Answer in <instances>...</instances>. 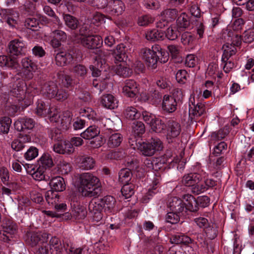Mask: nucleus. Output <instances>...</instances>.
<instances>
[{
	"label": "nucleus",
	"instance_id": "58",
	"mask_svg": "<svg viewBox=\"0 0 254 254\" xmlns=\"http://www.w3.org/2000/svg\"><path fill=\"white\" fill-rule=\"evenodd\" d=\"M207 237L211 239H214L217 235V230L216 227L208 226L204 229Z\"/></svg>",
	"mask_w": 254,
	"mask_h": 254
},
{
	"label": "nucleus",
	"instance_id": "28",
	"mask_svg": "<svg viewBox=\"0 0 254 254\" xmlns=\"http://www.w3.org/2000/svg\"><path fill=\"white\" fill-rule=\"evenodd\" d=\"M147 40L151 41H162L165 38L164 32L158 29H154L146 32L145 35Z\"/></svg>",
	"mask_w": 254,
	"mask_h": 254
},
{
	"label": "nucleus",
	"instance_id": "29",
	"mask_svg": "<svg viewBox=\"0 0 254 254\" xmlns=\"http://www.w3.org/2000/svg\"><path fill=\"white\" fill-rule=\"evenodd\" d=\"M205 113V108L204 104L201 103L197 104L196 106L190 107L189 109V117L192 120L195 117H198Z\"/></svg>",
	"mask_w": 254,
	"mask_h": 254
},
{
	"label": "nucleus",
	"instance_id": "46",
	"mask_svg": "<svg viewBox=\"0 0 254 254\" xmlns=\"http://www.w3.org/2000/svg\"><path fill=\"white\" fill-rule=\"evenodd\" d=\"M87 68L82 64H77L75 65L72 69V72L74 75L77 78L83 79L86 75Z\"/></svg>",
	"mask_w": 254,
	"mask_h": 254
},
{
	"label": "nucleus",
	"instance_id": "50",
	"mask_svg": "<svg viewBox=\"0 0 254 254\" xmlns=\"http://www.w3.org/2000/svg\"><path fill=\"white\" fill-rule=\"evenodd\" d=\"M154 19L151 15L148 14L139 16L137 19V24L140 26H146L152 23Z\"/></svg>",
	"mask_w": 254,
	"mask_h": 254
},
{
	"label": "nucleus",
	"instance_id": "16",
	"mask_svg": "<svg viewBox=\"0 0 254 254\" xmlns=\"http://www.w3.org/2000/svg\"><path fill=\"white\" fill-rule=\"evenodd\" d=\"M88 208L90 211L94 214L93 218L95 221H98L102 219L101 211L103 208L99 199L91 201L89 204Z\"/></svg>",
	"mask_w": 254,
	"mask_h": 254
},
{
	"label": "nucleus",
	"instance_id": "40",
	"mask_svg": "<svg viewBox=\"0 0 254 254\" xmlns=\"http://www.w3.org/2000/svg\"><path fill=\"white\" fill-rule=\"evenodd\" d=\"M69 96L68 90L66 88L57 86L54 98L58 101H64Z\"/></svg>",
	"mask_w": 254,
	"mask_h": 254
},
{
	"label": "nucleus",
	"instance_id": "25",
	"mask_svg": "<svg viewBox=\"0 0 254 254\" xmlns=\"http://www.w3.org/2000/svg\"><path fill=\"white\" fill-rule=\"evenodd\" d=\"M50 107L47 102L38 100L37 102L36 114L40 116H46L51 114Z\"/></svg>",
	"mask_w": 254,
	"mask_h": 254
},
{
	"label": "nucleus",
	"instance_id": "53",
	"mask_svg": "<svg viewBox=\"0 0 254 254\" xmlns=\"http://www.w3.org/2000/svg\"><path fill=\"white\" fill-rule=\"evenodd\" d=\"M40 161L43 167L50 168L54 165L51 156L48 154H44L40 158Z\"/></svg>",
	"mask_w": 254,
	"mask_h": 254
},
{
	"label": "nucleus",
	"instance_id": "2",
	"mask_svg": "<svg viewBox=\"0 0 254 254\" xmlns=\"http://www.w3.org/2000/svg\"><path fill=\"white\" fill-rule=\"evenodd\" d=\"M140 53L146 64L153 69L157 67V62L159 60V55L164 56L166 54V52L158 45L153 46L151 49L142 48Z\"/></svg>",
	"mask_w": 254,
	"mask_h": 254
},
{
	"label": "nucleus",
	"instance_id": "45",
	"mask_svg": "<svg viewBox=\"0 0 254 254\" xmlns=\"http://www.w3.org/2000/svg\"><path fill=\"white\" fill-rule=\"evenodd\" d=\"M180 31L174 26H169L166 31L164 32L165 37H166L170 40H175L178 37Z\"/></svg>",
	"mask_w": 254,
	"mask_h": 254
},
{
	"label": "nucleus",
	"instance_id": "18",
	"mask_svg": "<svg viewBox=\"0 0 254 254\" xmlns=\"http://www.w3.org/2000/svg\"><path fill=\"white\" fill-rule=\"evenodd\" d=\"M78 167L82 170H90L95 165V161L92 157L83 155L78 158Z\"/></svg>",
	"mask_w": 254,
	"mask_h": 254
},
{
	"label": "nucleus",
	"instance_id": "23",
	"mask_svg": "<svg viewBox=\"0 0 254 254\" xmlns=\"http://www.w3.org/2000/svg\"><path fill=\"white\" fill-rule=\"evenodd\" d=\"M52 190L55 191H63L65 189V184L64 178L61 176L53 178L50 182Z\"/></svg>",
	"mask_w": 254,
	"mask_h": 254
},
{
	"label": "nucleus",
	"instance_id": "59",
	"mask_svg": "<svg viewBox=\"0 0 254 254\" xmlns=\"http://www.w3.org/2000/svg\"><path fill=\"white\" fill-rule=\"evenodd\" d=\"M31 176L34 180L39 181L46 179L44 171L43 169L40 167L35 170Z\"/></svg>",
	"mask_w": 254,
	"mask_h": 254
},
{
	"label": "nucleus",
	"instance_id": "4",
	"mask_svg": "<svg viewBox=\"0 0 254 254\" xmlns=\"http://www.w3.org/2000/svg\"><path fill=\"white\" fill-rule=\"evenodd\" d=\"M75 40L77 43L89 49H94L100 47L103 43L102 38L99 35H88L86 36L77 37Z\"/></svg>",
	"mask_w": 254,
	"mask_h": 254
},
{
	"label": "nucleus",
	"instance_id": "52",
	"mask_svg": "<svg viewBox=\"0 0 254 254\" xmlns=\"http://www.w3.org/2000/svg\"><path fill=\"white\" fill-rule=\"evenodd\" d=\"M38 155V149L33 146L30 147L24 154V158L27 160H32Z\"/></svg>",
	"mask_w": 254,
	"mask_h": 254
},
{
	"label": "nucleus",
	"instance_id": "20",
	"mask_svg": "<svg viewBox=\"0 0 254 254\" xmlns=\"http://www.w3.org/2000/svg\"><path fill=\"white\" fill-rule=\"evenodd\" d=\"M55 59L57 65L63 66L70 63L72 61L73 57L69 53L61 52L56 54Z\"/></svg>",
	"mask_w": 254,
	"mask_h": 254
},
{
	"label": "nucleus",
	"instance_id": "22",
	"mask_svg": "<svg viewBox=\"0 0 254 254\" xmlns=\"http://www.w3.org/2000/svg\"><path fill=\"white\" fill-rule=\"evenodd\" d=\"M201 176L197 173H189L185 175L181 180L183 185L190 188L194 185L195 183L198 182Z\"/></svg>",
	"mask_w": 254,
	"mask_h": 254
},
{
	"label": "nucleus",
	"instance_id": "43",
	"mask_svg": "<svg viewBox=\"0 0 254 254\" xmlns=\"http://www.w3.org/2000/svg\"><path fill=\"white\" fill-rule=\"evenodd\" d=\"M45 196L47 202L50 205H54L57 202H59V195L56 191L54 192L52 190L46 191Z\"/></svg>",
	"mask_w": 254,
	"mask_h": 254
},
{
	"label": "nucleus",
	"instance_id": "14",
	"mask_svg": "<svg viewBox=\"0 0 254 254\" xmlns=\"http://www.w3.org/2000/svg\"><path fill=\"white\" fill-rule=\"evenodd\" d=\"M125 8V4L122 1L115 0L107 7L106 10L111 15L119 16L123 13Z\"/></svg>",
	"mask_w": 254,
	"mask_h": 254
},
{
	"label": "nucleus",
	"instance_id": "5",
	"mask_svg": "<svg viewBox=\"0 0 254 254\" xmlns=\"http://www.w3.org/2000/svg\"><path fill=\"white\" fill-rule=\"evenodd\" d=\"M182 96L181 90L177 89L173 93V96L165 95L162 103V108L163 110L168 113H171L175 112L177 109V101L175 98V94Z\"/></svg>",
	"mask_w": 254,
	"mask_h": 254
},
{
	"label": "nucleus",
	"instance_id": "13",
	"mask_svg": "<svg viewBox=\"0 0 254 254\" xmlns=\"http://www.w3.org/2000/svg\"><path fill=\"white\" fill-rule=\"evenodd\" d=\"M25 49V44L19 40H14L9 45V53L10 56L21 55L24 53Z\"/></svg>",
	"mask_w": 254,
	"mask_h": 254
},
{
	"label": "nucleus",
	"instance_id": "12",
	"mask_svg": "<svg viewBox=\"0 0 254 254\" xmlns=\"http://www.w3.org/2000/svg\"><path fill=\"white\" fill-rule=\"evenodd\" d=\"M123 91L124 94L128 97L133 98L138 93L137 84L133 79H127L125 81V86Z\"/></svg>",
	"mask_w": 254,
	"mask_h": 254
},
{
	"label": "nucleus",
	"instance_id": "38",
	"mask_svg": "<svg viewBox=\"0 0 254 254\" xmlns=\"http://www.w3.org/2000/svg\"><path fill=\"white\" fill-rule=\"evenodd\" d=\"M160 182V178L159 177H155L152 182L153 186L151 189H149L148 192L142 198V202L144 203H147L149 199V196H152L153 194H156L158 192V190H157V186L159 185Z\"/></svg>",
	"mask_w": 254,
	"mask_h": 254
},
{
	"label": "nucleus",
	"instance_id": "31",
	"mask_svg": "<svg viewBox=\"0 0 254 254\" xmlns=\"http://www.w3.org/2000/svg\"><path fill=\"white\" fill-rule=\"evenodd\" d=\"M122 63L117 65L115 68L116 73L120 76L127 77L130 76L132 73V69L127 66L126 63Z\"/></svg>",
	"mask_w": 254,
	"mask_h": 254
},
{
	"label": "nucleus",
	"instance_id": "6",
	"mask_svg": "<svg viewBox=\"0 0 254 254\" xmlns=\"http://www.w3.org/2000/svg\"><path fill=\"white\" fill-rule=\"evenodd\" d=\"M1 227L2 228V234L8 237L7 242H8L12 238V236L17 232V226L11 220L5 219L2 221Z\"/></svg>",
	"mask_w": 254,
	"mask_h": 254
},
{
	"label": "nucleus",
	"instance_id": "7",
	"mask_svg": "<svg viewBox=\"0 0 254 254\" xmlns=\"http://www.w3.org/2000/svg\"><path fill=\"white\" fill-rule=\"evenodd\" d=\"M50 120L52 122L57 123L62 129L66 130L69 128L70 125L72 118L70 113L69 112H66L64 113L62 117L57 114H54L51 117Z\"/></svg>",
	"mask_w": 254,
	"mask_h": 254
},
{
	"label": "nucleus",
	"instance_id": "17",
	"mask_svg": "<svg viewBox=\"0 0 254 254\" xmlns=\"http://www.w3.org/2000/svg\"><path fill=\"white\" fill-rule=\"evenodd\" d=\"M100 102L102 106L109 109H114L118 106V102L112 94H107L101 97Z\"/></svg>",
	"mask_w": 254,
	"mask_h": 254
},
{
	"label": "nucleus",
	"instance_id": "1",
	"mask_svg": "<svg viewBox=\"0 0 254 254\" xmlns=\"http://www.w3.org/2000/svg\"><path fill=\"white\" fill-rule=\"evenodd\" d=\"M79 181L83 187L81 191L83 196L96 197L101 194L99 180L92 174L85 173L81 174Z\"/></svg>",
	"mask_w": 254,
	"mask_h": 254
},
{
	"label": "nucleus",
	"instance_id": "62",
	"mask_svg": "<svg viewBox=\"0 0 254 254\" xmlns=\"http://www.w3.org/2000/svg\"><path fill=\"white\" fill-rule=\"evenodd\" d=\"M54 38L61 41H65L66 40V34L61 30H55L52 32Z\"/></svg>",
	"mask_w": 254,
	"mask_h": 254
},
{
	"label": "nucleus",
	"instance_id": "54",
	"mask_svg": "<svg viewBox=\"0 0 254 254\" xmlns=\"http://www.w3.org/2000/svg\"><path fill=\"white\" fill-rule=\"evenodd\" d=\"M194 40V36L189 32H185L182 35L181 41L184 45L191 44Z\"/></svg>",
	"mask_w": 254,
	"mask_h": 254
},
{
	"label": "nucleus",
	"instance_id": "37",
	"mask_svg": "<svg viewBox=\"0 0 254 254\" xmlns=\"http://www.w3.org/2000/svg\"><path fill=\"white\" fill-rule=\"evenodd\" d=\"M100 133V131L95 126H90L84 132L80 134L82 138L85 139H91L97 136Z\"/></svg>",
	"mask_w": 254,
	"mask_h": 254
},
{
	"label": "nucleus",
	"instance_id": "26",
	"mask_svg": "<svg viewBox=\"0 0 254 254\" xmlns=\"http://www.w3.org/2000/svg\"><path fill=\"white\" fill-rule=\"evenodd\" d=\"M65 25L71 30H76L79 25L78 19L75 16L69 14H63Z\"/></svg>",
	"mask_w": 254,
	"mask_h": 254
},
{
	"label": "nucleus",
	"instance_id": "36",
	"mask_svg": "<svg viewBox=\"0 0 254 254\" xmlns=\"http://www.w3.org/2000/svg\"><path fill=\"white\" fill-rule=\"evenodd\" d=\"M123 141L122 135L119 133H115L109 136L107 145L109 147L113 148L118 147Z\"/></svg>",
	"mask_w": 254,
	"mask_h": 254
},
{
	"label": "nucleus",
	"instance_id": "51",
	"mask_svg": "<svg viewBox=\"0 0 254 254\" xmlns=\"http://www.w3.org/2000/svg\"><path fill=\"white\" fill-rule=\"evenodd\" d=\"M184 215L173 211L169 212L166 215V221L173 224H176L180 221V217Z\"/></svg>",
	"mask_w": 254,
	"mask_h": 254
},
{
	"label": "nucleus",
	"instance_id": "10",
	"mask_svg": "<svg viewBox=\"0 0 254 254\" xmlns=\"http://www.w3.org/2000/svg\"><path fill=\"white\" fill-rule=\"evenodd\" d=\"M168 206L173 212L184 215L186 213V211H185V203L178 197L171 198L169 200Z\"/></svg>",
	"mask_w": 254,
	"mask_h": 254
},
{
	"label": "nucleus",
	"instance_id": "21",
	"mask_svg": "<svg viewBox=\"0 0 254 254\" xmlns=\"http://www.w3.org/2000/svg\"><path fill=\"white\" fill-rule=\"evenodd\" d=\"M128 48L124 44L118 45L114 54L115 60L120 62H125L127 58Z\"/></svg>",
	"mask_w": 254,
	"mask_h": 254
},
{
	"label": "nucleus",
	"instance_id": "32",
	"mask_svg": "<svg viewBox=\"0 0 254 254\" xmlns=\"http://www.w3.org/2000/svg\"><path fill=\"white\" fill-rule=\"evenodd\" d=\"M190 25L189 17L185 13H182L177 19V26L181 32L188 28Z\"/></svg>",
	"mask_w": 254,
	"mask_h": 254
},
{
	"label": "nucleus",
	"instance_id": "61",
	"mask_svg": "<svg viewBox=\"0 0 254 254\" xmlns=\"http://www.w3.org/2000/svg\"><path fill=\"white\" fill-rule=\"evenodd\" d=\"M196 199L198 206L206 207L209 204L210 198L206 195L199 196Z\"/></svg>",
	"mask_w": 254,
	"mask_h": 254
},
{
	"label": "nucleus",
	"instance_id": "24",
	"mask_svg": "<svg viewBox=\"0 0 254 254\" xmlns=\"http://www.w3.org/2000/svg\"><path fill=\"white\" fill-rule=\"evenodd\" d=\"M57 85L53 81L45 83L41 88V92L46 97L54 98L55 95Z\"/></svg>",
	"mask_w": 254,
	"mask_h": 254
},
{
	"label": "nucleus",
	"instance_id": "48",
	"mask_svg": "<svg viewBox=\"0 0 254 254\" xmlns=\"http://www.w3.org/2000/svg\"><path fill=\"white\" fill-rule=\"evenodd\" d=\"M133 132L137 136H140L144 133L145 130L144 124L140 121L134 122L132 125Z\"/></svg>",
	"mask_w": 254,
	"mask_h": 254
},
{
	"label": "nucleus",
	"instance_id": "64",
	"mask_svg": "<svg viewBox=\"0 0 254 254\" xmlns=\"http://www.w3.org/2000/svg\"><path fill=\"white\" fill-rule=\"evenodd\" d=\"M92 84L94 88V92L98 94H101V93L105 88V87L104 85V84L102 82H99L96 79L93 80Z\"/></svg>",
	"mask_w": 254,
	"mask_h": 254
},
{
	"label": "nucleus",
	"instance_id": "56",
	"mask_svg": "<svg viewBox=\"0 0 254 254\" xmlns=\"http://www.w3.org/2000/svg\"><path fill=\"white\" fill-rule=\"evenodd\" d=\"M243 40L245 43H250L254 41V29H249L245 31Z\"/></svg>",
	"mask_w": 254,
	"mask_h": 254
},
{
	"label": "nucleus",
	"instance_id": "44",
	"mask_svg": "<svg viewBox=\"0 0 254 254\" xmlns=\"http://www.w3.org/2000/svg\"><path fill=\"white\" fill-rule=\"evenodd\" d=\"M11 124V120L8 117L0 118V133H7Z\"/></svg>",
	"mask_w": 254,
	"mask_h": 254
},
{
	"label": "nucleus",
	"instance_id": "9",
	"mask_svg": "<svg viewBox=\"0 0 254 254\" xmlns=\"http://www.w3.org/2000/svg\"><path fill=\"white\" fill-rule=\"evenodd\" d=\"M167 138L171 139L177 137L181 132L180 124L172 120H169L167 122Z\"/></svg>",
	"mask_w": 254,
	"mask_h": 254
},
{
	"label": "nucleus",
	"instance_id": "49",
	"mask_svg": "<svg viewBox=\"0 0 254 254\" xmlns=\"http://www.w3.org/2000/svg\"><path fill=\"white\" fill-rule=\"evenodd\" d=\"M39 21L33 17L28 18L25 20V26L27 28L36 31L39 28Z\"/></svg>",
	"mask_w": 254,
	"mask_h": 254
},
{
	"label": "nucleus",
	"instance_id": "60",
	"mask_svg": "<svg viewBox=\"0 0 254 254\" xmlns=\"http://www.w3.org/2000/svg\"><path fill=\"white\" fill-rule=\"evenodd\" d=\"M24 9L28 14H33L36 11V5L33 2L27 1L24 5Z\"/></svg>",
	"mask_w": 254,
	"mask_h": 254
},
{
	"label": "nucleus",
	"instance_id": "3",
	"mask_svg": "<svg viewBox=\"0 0 254 254\" xmlns=\"http://www.w3.org/2000/svg\"><path fill=\"white\" fill-rule=\"evenodd\" d=\"M142 154L146 156L153 155L156 151L163 148L162 141L158 138H152L147 142H143L139 146Z\"/></svg>",
	"mask_w": 254,
	"mask_h": 254
},
{
	"label": "nucleus",
	"instance_id": "11",
	"mask_svg": "<svg viewBox=\"0 0 254 254\" xmlns=\"http://www.w3.org/2000/svg\"><path fill=\"white\" fill-rule=\"evenodd\" d=\"M48 245L51 254H63L64 244L59 238L56 236L52 237Z\"/></svg>",
	"mask_w": 254,
	"mask_h": 254
},
{
	"label": "nucleus",
	"instance_id": "35",
	"mask_svg": "<svg viewBox=\"0 0 254 254\" xmlns=\"http://www.w3.org/2000/svg\"><path fill=\"white\" fill-rule=\"evenodd\" d=\"M13 88L10 92L12 96L17 98H22L21 97L25 93V84L23 80H20L15 84L13 85Z\"/></svg>",
	"mask_w": 254,
	"mask_h": 254
},
{
	"label": "nucleus",
	"instance_id": "15",
	"mask_svg": "<svg viewBox=\"0 0 254 254\" xmlns=\"http://www.w3.org/2000/svg\"><path fill=\"white\" fill-rule=\"evenodd\" d=\"M47 234L42 235L38 232L30 231L26 234L25 239L27 244L31 247H34L42 241V238H47Z\"/></svg>",
	"mask_w": 254,
	"mask_h": 254
},
{
	"label": "nucleus",
	"instance_id": "47",
	"mask_svg": "<svg viewBox=\"0 0 254 254\" xmlns=\"http://www.w3.org/2000/svg\"><path fill=\"white\" fill-rule=\"evenodd\" d=\"M134 186L131 184H125L121 189V192L125 198L130 197L134 194Z\"/></svg>",
	"mask_w": 254,
	"mask_h": 254
},
{
	"label": "nucleus",
	"instance_id": "57",
	"mask_svg": "<svg viewBox=\"0 0 254 254\" xmlns=\"http://www.w3.org/2000/svg\"><path fill=\"white\" fill-rule=\"evenodd\" d=\"M21 64L25 69L36 70V64L28 58H23L21 61Z\"/></svg>",
	"mask_w": 254,
	"mask_h": 254
},
{
	"label": "nucleus",
	"instance_id": "39",
	"mask_svg": "<svg viewBox=\"0 0 254 254\" xmlns=\"http://www.w3.org/2000/svg\"><path fill=\"white\" fill-rule=\"evenodd\" d=\"M124 115L126 119L129 120H134L138 119L140 113L133 107H128L124 111Z\"/></svg>",
	"mask_w": 254,
	"mask_h": 254
},
{
	"label": "nucleus",
	"instance_id": "34",
	"mask_svg": "<svg viewBox=\"0 0 254 254\" xmlns=\"http://www.w3.org/2000/svg\"><path fill=\"white\" fill-rule=\"evenodd\" d=\"M223 50V54L222 57V61L226 62L233 55L236 53V48L232 44L227 43L224 44L222 47Z\"/></svg>",
	"mask_w": 254,
	"mask_h": 254
},
{
	"label": "nucleus",
	"instance_id": "63",
	"mask_svg": "<svg viewBox=\"0 0 254 254\" xmlns=\"http://www.w3.org/2000/svg\"><path fill=\"white\" fill-rule=\"evenodd\" d=\"M229 133L227 129H221L217 132H213L212 134V137H214L217 140H220L223 139Z\"/></svg>",
	"mask_w": 254,
	"mask_h": 254
},
{
	"label": "nucleus",
	"instance_id": "30",
	"mask_svg": "<svg viewBox=\"0 0 254 254\" xmlns=\"http://www.w3.org/2000/svg\"><path fill=\"white\" fill-rule=\"evenodd\" d=\"M151 129L156 133H164L167 128V123L159 118H154V121L151 123Z\"/></svg>",
	"mask_w": 254,
	"mask_h": 254
},
{
	"label": "nucleus",
	"instance_id": "42",
	"mask_svg": "<svg viewBox=\"0 0 254 254\" xmlns=\"http://www.w3.org/2000/svg\"><path fill=\"white\" fill-rule=\"evenodd\" d=\"M202 178L201 177L198 182H195L194 185L192 186L190 190L191 192L195 195L199 194L206 190V186L203 182L202 181Z\"/></svg>",
	"mask_w": 254,
	"mask_h": 254
},
{
	"label": "nucleus",
	"instance_id": "19",
	"mask_svg": "<svg viewBox=\"0 0 254 254\" xmlns=\"http://www.w3.org/2000/svg\"><path fill=\"white\" fill-rule=\"evenodd\" d=\"M183 198L186 202L185 207L186 209L191 212H196L199 209V206L197 202V199L190 194H184Z\"/></svg>",
	"mask_w": 254,
	"mask_h": 254
},
{
	"label": "nucleus",
	"instance_id": "55",
	"mask_svg": "<svg viewBox=\"0 0 254 254\" xmlns=\"http://www.w3.org/2000/svg\"><path fill=\"white\" fill-rule=\"evenodd\" d=\"M79 27L78 34L76 36L75 39L77 37L80 36H86L89 35L90 31V26L88 23H83L80 26L79 25Z\"/></svg>",
	"mask_w": 254,
	"mask_h": 254
},
{
	"label": "nucleus",
	"instance_id": "8",
	"mask_svg": "<svg viewBox=\"0 0 254 254\" xmlns=\"http://www.w3.org/2000/svg\"><path fill=\"white\" fill-rule=\"evenodd\" d=\"M14 128L18 131L32 129L35 126V122L31 118H21L15 122Z\"/></svg>",
	"mask_w": 254,
	"mask_h": 254
},
{
	"label": "nucleus",
	"instance_id": "27",
	"mask_svg": "<svg viewBox=\"0 0 254 254\" xmlns=\"http://www.w3.org/2000/svg\"><path fill=\"white\" fill-rule=\"evenodd\" d=\"M0 66L7 67L11 68H17L19 64L14 58H11L5 55L0 56Z\"/></svg>",
	"mask_w": 254,
	"mask_h": 254
},
{
	"label": "nucleus",
	"instance_id": "33",
	"mask_svg": "<svg viewBox=\"0 0 254 254\" xmlns=\"http://www.w3.org/2000/svg\"><path fill=\"white\" fill-rule=\"evenodd\" d=\"M103 209L105 211L111 212L114 208L116 200L114 197L111 195H107L99 199Z\"/></svg>",
	"mask_w": 254,
	"mask_h": 254
},
{
	"label": "nucleus",
	"instance_id": "41",
	"mask_svg": "<svg viewBox=\"0 0 254 254\" xmlns=\"http://www.w3.org/2000/svg\"><path fill=\"white\" fill-rule=\"evenodd\" d=\"M132 176V172L129 169H122L119 173V181L122 184H128Z\"/></svg>",
	"mask_w": 254,
	"mask_h": 254
}]
</instances>
